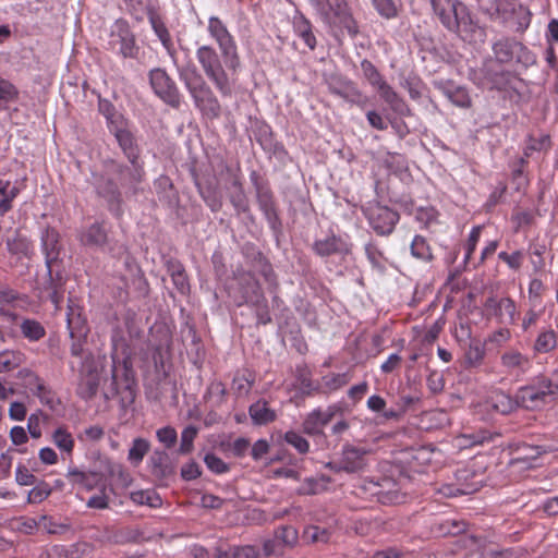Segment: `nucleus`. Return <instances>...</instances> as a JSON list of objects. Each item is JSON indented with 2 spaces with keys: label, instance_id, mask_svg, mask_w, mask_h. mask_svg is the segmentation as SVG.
Segmentation results:
<instances>
[{
  "label": "nucleus",
  "instance_id": "f257e3e1",
  "mask_svg": "<svg viewBox=\"0 0 558 558\" xmlns=\"http://www.w3.org/2000/svg\"><path fill=\"white\" fill-rule=\"evenodd\" d=\"M207 32L220 52L211 45H201L195 51L196 60L219 94L222 97H230L241 68L236 41L218 16L208 19Z\"/></svg>",
  "mask_w": 558,
  "mask_h": 558
},
{
  "label": "nucleus",
  "instance_id": "f03ea898",
  "mask_svg": "<svg viewBox=\"0 0 558 558\" xmlns=\"http://www.w3.org/2000/svg\"><path fill=\"white\" fill-rule=\"evenodd\" d=\"M112 369H111V386L112 391L117 395L125 393L123 399L129 401L134 400V379L132 376V363L123 341L112 338Z\"/></svg>",
  "mask_w": 558,
  "mask_h": 558
},
{
  "label": "nucleus",
  "instance_id": "7ed1b4c3",
  "mask_svg": "<svg viewBox=\"0 0 558 558\" xmlns=\"http://www.w3.org/2000/svg\"><path fill=\"white\" fill-rule=\"evenodd\" d=\"M104 47L122 59H136L141 49L129 22L123 19H118L112 23Z\"/></svg>",
  "mask_w": 558,
  "mask_h": 558
},
{
  "label": "nucleus",
  "instance_id": "20e7f679",
  "mask_svg": "<svg viewBox=\"0 0 558 558\" xmlns=\"http://www.w3.org/2000/svg\"><path fill=\"white\" fill-rule=\"evenodd\" d=\"M558 395V380L538 376L530 385L521 387L518 392L519 405L527 410H537L546 405Z\"/></svg>",
  "mask_w": 558,
  "mask_h": 558
},
{
  "label": "nucleus",
  "instance_id": "39448f33",
  "mask_svg": "<svg viewBox=\"0 0 558 558\" xmlns=\"http://www.w3.org/2000/svg\"><path fill=\"white\" fill-rule=\"evenodd\" d=\"M180 77L193 98L195 106L202 111L218 117L221 110L220 104L204 77L196 70L190 75L180 73Z\"/></svg>",
  "mask_w": 558,
  "mask_h": 558
},
{
  "label": "nucleus",
  "instance_id": "423d86ee",
  "mask_svg": "<svg viewBox=\"0 0 558 558\" xmlns=\"http://www.w3.org/2000/svg\"><path fill=\"white\" fill-rule=\"evenodd\" d=\"M495 60L500 64L520 65L523 69L536 63V56L513 38H501L493 45Z\"/></svg>",
  "mask_w": 558,
  "mask_h": 558
},
{
  "label": "nucleus",
  "instance_id": "0eeeda50",
  "mask_svg": "<svg viewBox=\"0 0 558 558\" xmlns=\"http://www.w3.org/2000/svg\"><path fill=\"white\" fill-rule=\"evenodd\" d=\"M124 269L116 278L113 283L116 288V298L121 302H126L130 290L145 293L147 291V281L140 265L130 256L124 260Z\"/></svg>",
  "mask_w": 558,
  "mask_h": 558
},
{
  "label": "nucleus",
  "instance_id": "6e6552de",
  "mask_svg": "<svg viewBox=\"0 0 558 558\" xmlns=\"http://www.w3.org/2000/svg\"><path fill=\"white\" fill-rule=\"evenodd\" d=\"M361 69L367 82L377 89L380 97L393 111L403 113L407 110V106L402 98L399 97L393 88L384 80L377 68L369 60L364 59L361 62Z\"/></svg>",
  "mask_w": 558,
  "mask_h": 558
},
{
  "label": "nucleus",
  "instance_id": "1a4fd4ad",
  "mask_svg": "<svg viewBox=\"0 0 558 558\" xmlns=\"http://www.w3.org/2000/svg\"><path fill=\"white\" fill-rule=\"evenodd\" d=\"M363 213L369 227L381 236L392 233L400 219L398 211L379 203H368Z\"/></svg>",
  "mask_w": 558,
  "mask_h": 558
},
{
  "label": "nucleus",
  "instance_id": "9d476101",
  "mask_svg": "<svg viewBox=\"0 0 558 558\" xmlns=\"http://www.w3.org/2000/svg\"><path fill=\"white\" fill-rule=\"evenodd\" d=\"M322 21L328 25L349 27L351 15L344 0H310Z\"/></svg>",
  "mask_w": 558,
  "mask_h": 558
},
{
  "label": "nucleus",
  "instance_id": "9b49d317",
  "mask_svg": "<svg viewBox=\"0 0 558 558\" xmlns=\"http://www.w3.org/2000/svg\"><path fill=\"white\" fill-rule=\"evenodd\" d=\"M149 84L154 93L173 108L180 106V93L175 82L162 68L151 69L148 73Z\"/></svg>",
  "mask_w": 558,
  "mask_h": 558
},
{
  "label": "nucleus",
  "instance_id": "f8f14e48",
  "mask_svg": "<svg viewBox=\"0 0 558 558\" xmlns=\"http://www.w3.org/2000/svg\"><path fill=\"white\" fill-rule=\"evenodd\" d=\"M19 377L24 380L25 387L33 396L39 399L43 405L52 411H57L60 408L61 401L57 393L33 371L23 368L19 372Z\"/></svg>",
  "mask_w": 558,
  "mask_h": 558
},
{
  "label": "nucleus",
  "instance_id": "ddd939ff",
  "mask_svg": "<svg viewBox=\"0 0 558 558\" xmlns=\"http://www.w3.org/2000/svg\"><path fill=\"white\" fill-rule=\"evenodd\" d=\"M457 485H445L440 493L446 497L458 495H469L477 492L484 483V474L478 473L473 468L465 466L459 469L456 473Z\"/></svg>",
  "mask_w": 558,
  "mask_h": 558
},
{
  "label": "nucleus",
  "instance_id": "4468645a",
  "mask_svg": "<svg viewBox=\"0 0 558 558\" xmlns=\"http://www.w3.org/2000/svg\"><path fill=\"white\" fill-rule=\"evenodd\" d=\"M110 132L114 135L119 147L122 149L124 156L132 165V170L134 172L142 171L143 161L140 155L141 150L133 132L129 128L128 121L119 126H111Z\"/></svg>",
  "mask_w": 558,
  "mask_h": 558
},
{
  "label": "nucleus",
  "instance_id": "2eb2a0df",
  "mask_svg": "<svg viewBox=\"0 0 558 558\" xmlns=\"http://www.w3.org/2000/svg\"><path fill=\"white\" fill-rule=\"evenodd\" d=\"M327 84L331 94L343 98L352 105L364 108L368 102L367 96L360 90L354 82L347 77L335 75L328 80Z\"/></svg>",
  "mask_w": 558,
  "mask_h": 558
},
{
  "label": "nucleus",
  "instance_id": "dca6fc26",
  "mask_svg": "<svg viewBox=\"0 0 558 558\" xmlns=\"http://www.w3.org/2000/svg\"><path fill=\"white\" fill-rule=\"evenodd\" d=\"M53 267L54 265L46 266L47 278L38 288V296L41 301H50L59 310L63 301L65 278L59 270L53 272Z\"/></svg>",
  "mask_w": 558,
  "mask_h": 558
},
{
  "label": "nucleus",
  "instance_id": "f3484780",
  "mask_svg": "<svg viewBox=\"0 0 558 558\" xmlns=\"http://www.w3.org/2000/svg\"><path fill=\"white\" fill-rule=\"evenodd\" d=\"M369 450L365 447L347 445L342 449L340 463L329 462L327 466L335 471H344L355 473L362 471L366 466V457Z\"/></svg>",
  "mask_w": 558,
  "mask_h": 558
},
{
  "label": "nucleus",
  "instance_id": "a211bd4d",
  "mask_svg": "<svg viewBox=\"0 0 558 558\" xmlns=\"http://www.w3.org/2000/svg\"><path fill=\"white\" fill-rule=\"evenodd\" d=\"M459 543L464 549L463 558H495L499 554L485 536L463 535Z\"/></svg>",
  "mask_w": 558,
  "mask_h": 558
},
{
  "label": "nucleus",
  "instance_id": "6ab92c4d",
  "mask_svg": "<svg viewBox=\"0 0 558 558\" xmlns=\"http://www.w3.org/2000/svg\"><path fill=\"white\" fill-rule=\"evenodd\" d=\"M148 22L154 31L155 35L159 39L161 46L166 50L167 54L171 59L173 65L178 66V56L172 36L161 17V15L154 9H148L147 12Z\"/></svg>",
  "mask_w": 558,
  "mask_h": 558
},
{
  "label": "nucleus",
  "instance_id": "aec40b11",
  "mask_svg": "<svg viewBox=\"0 0 558 558\" xmlns=\"http://www.w3.org/2000/svg\"><path fill=\"white\" fill-rule=\"evenodd\" d=\"M488 314L504 325H512L515 322L517 306L510 298L490 296L485 302Z\"/></svg>",
  "mask_w": 558,
  "mask_h": 558
},
{
  "label": "nucleus",
  "instance_id": "412c9836",
  "mask_svg": "<svg viewBox=\"0 0 558 558\" xmlns=\"http://www.w3.org/2000/svg\"><path fill=\"white\" fill-rule=\"evenodd\" d=\"M340 408L336 404L329 405L326 410L315 409L310 412L303 423V432L310 436L323 434V428L331 422Z\"/></svg>",
  "mask_w": 558,
  "mask_h": 558
},
{
  "label": "nucleus",
  "instance_id": "4be33fe9",
  "mask_svg": "<svg viewBox=\"0 0 558 558\" xmlns=\"http://www.w3.org/2000/svg\"><path fill=\"white\" fill-rule=\"evenodd\" d=\"M500 364L508 375L515 377L526 374L532 367L530 356L515 349H509L502 352L500 355Z\"/></svg>",
  "mask_w": 558,
  "mask_h": 558
},
{
  "label": "nucleus",
  "instance_id": "5701e85b",
  "mask_svg": "<svg viewBox=\"0 0 558 558\" xmlns=\"http://www.w3.org/2000/svg\"><path fill=\"white\" fill-rule=\"evenodd\" d=\"M430 3L446 28L457 27V19L465 11V7L456 0H430Z\"/></svg>",
  "mask_w": 558,
  "mask_h": 558
},
{
  "label": "nucleus",
  "instance_id": "b1692460",
  "mask_svg": "<svg viewBox=\"0 0 558 558\" xmlns=\"http://www.w3.org/2000/svg\"><path fill=\"white\" fill-rule=\"evenodd\" d=\"M457 27L447 29L457 33L462 40L470 44L484 43L486 37L485 29L474 23L465 11L457 19Z\"/></svg>",
  "mask_w": 558,
  "mask_h": 558
},
{
  "label": "nucleus",
  "instance_id": "393cba45",
  "mask_svg": "<svg viewBox=\"0 0 558 558\" xmlns=\"http://www.w3.org/2000/svg\"><path fill=\"white\" fill-rule=\"evenodd\" d=\"M313 251L320 257L331 255H347L350 253V244L341 236L336 234L318 239L313 243Z\"/></svg>",
  "mask_w": 558,
  "mask_h": 558
},
{
  "label": "nucleus",
  "instance_id": "a878e982",
  "mask_svg": "<svg viewBox=\"0 0 558 558\" xmlns=\"http://www.w3.org/2000/svg\"><path fill=\"white\" fill-rule=\"evenodd\" d=\"M94 474L111 477L122 487H128L132 483V476L123 465L110 460L109 458H100L98 460V469Z\"/></svg>",
  "mask_w": 558,
  "mask_h": 558
},
{
  "label": "nucleus",
  "instance_id": "bb28decb",
  "mask_svg": "<svg viewBox=\"0 0 558 558\" xmlns=\"http://www.w3.org/2000/svg\"><path fill=\"white\" fill-rule=\"evenodd\" d=\"M40 239L46 266L56 265L62 248L59 232L53 228H46L43 230Z\"/></svg>",
  "mask_w": 558,
  "mask_h": 558
},
{
  "label": "nucleus",
  "instance_id": "cd10ccee",
  "mask_svg": "<svg viewBox=\"0 0 558 558\" xmlns=\"http://www.w3.org/2000/svg\"><path fill=\"white\" fill-rule=\"evenodd\" d=\"M68 329L71 338L70 351L73 356L85 359V343L87 337V328L81 322H75L73 317L68 315Z\"/></svg>",
  "mask_w": 558,
  "mask_h": 558
},
{
  "label": "nucleus",
  "instance_id": "c85d7f7f",
  "mask_svg": "<svg viewBox=\"0 0 558 558\" xmlns=\"http://www.w3.org/2000/svg\"><path fill=\"white\" fill-rule=\"evenodd\" d=\"M247 284L251 291V294L248 291H245L244 298L245 302H255L258 304L257 308V323L260 325H267L271 322V316L268 312L267 304L265 302V299L263 296L260 287L258 282L251 276H248Z\"/></svg>",
  "mask_w": 558,
  "mask_h": 558
},
{
  "label": "nucleus",
  "instance_id": "c756f323",
  "mask_svg": "<svg viewBox=\"0 0 558 558\" xmlns=\"http://www.w3.org/2000/svg\"><path fill=\"white\" fill-rule=\"evenodd\" d=\"M83 245L102 247L108 243V232L102 223L94 222L80 235Z\"/></svg>",
  "mask_w": 558,
  "mask_h": 558
},
{
  "label": "nucleus",
  "instance_id": "7c9ffc66",
  "mask_svg": "<svg viewBox=\"0 0 558 558\" xmlns=\"http://www.w3.org/2000/svg\"><path fill=\"white\" fill-rule=\"evenodd\" d=\"M92 550V545L86 542H77L69 547L56 545L49 550V556L58 558H82L88 555Z\"/></svg>",
  "mask_w": 558,
  "mask_h": 558
},
{
  "label": "nucleus",
  "instance_id": "2f4dec72",
  "mask_svg": "<svg viewBox=\"0 0 558 558\" xmlns=\"http://www.w3.org/2000/svg\"><path fill=\"white\" fill-rule=\"evenodd\" d=\"M441 92L445 95V97L454 106L460 108L471 107V97L465 87L447 83L444 86H441Z\"/></svg>",
  "mask_w": 558,
  "mask_h": 558
},
{
  "label": "nucleus",
  "instance_id": "473e14b6",
  "mask_svg": "<svg viewBox=\"0 0 558 558\" xmlns=\"http://www.w3.org/2000/svg\"><path fill=\"white\" fill-rule=\"evenodd\" d=\"M551 147L549 134L544 132L531 133L525 140L524 154L531 156L533 153H545Z\"/></svg>",
  "mask_w": 558,
  "mask_h": 558
},
{
  "label": "nucleus",
  "instance_id": "72a5a7b5",
  "mask_svg": "<svg viewBox=\"0 0 558 558\" xmlns=\"http://www.w3.org/2000/svg\"><path fill=\"white\" fill-rule=\"evenodd\" d=\"M490 407L500 414H509L519 407L518 397L515 399L501 390H496L489 399Z\"/></svg>",
  "mask_w": 558,
  "mask_h": 558
},
{
  "label": "nucleus",
  "instance_id": "f704fd0d",
  "mask_svg": "<svg viewBox=\"0 0 558 558\" xmlns=\"http://www.w3.org/2000/svg\"><path fill=\"white\" fill-rule=\"evenodd\" d=\"M248 414L256 425H266L276 420V413L265 400H258L248 409Z\"/></svg>",
  "mask_w": 558,
  "mask_h": 558
},
{
  "label": "nucleus",
  "instance_id": "c9c22d12",
  "mask_svg": "<svg viewBox=\"0 0 558 558\" xmlns=\"http://www.w3.org/2000/svg\"><path fill=\"white\" fill-rule=\"evenodd\" d=\"M21 333L31 342H36L46 336L43 324L33 318H23L20 323Z\"/></svg>",
  "mask_w": 558,
  "mask_h": 558
},
{
  "label": "nucleus",
  "instance_id": "e433bc0d",
  "mask_svg": "<svg viewBox=\"0 0 558 558\" xmlns=\"http://www.w3.org/2000/svg\"><path fill=\"white\" fill-rule=\"evenodd\" d=\"M557 343L556 332L553 329H543L534 341L533 351L536 354H545L553 351Z\"/></svg>",
  "mask_w": 558,
  "mask_h": 558
},
{
  "label": "nucleus",
  "instance_id": "4c0bfd02",
  "mask_svg": "<svg viewBox=\"0 0 558 558\" xmlns=\"http://www.w3.org/2000/svg\"><path fill=\"white\" fill-rule=\"evenodd\" d=\"M293 27L296 35L304 41V44L314 50L316 47V37L312 31V24L304 16L295 17Z\"/></svg>",
  "mask_w": 558,
  "mask_h": 558
},
{
  "label": "nucleus",
  "instance_id": "58836bf2",
  "mask_svg": "<svg viewBox=\"0 0 558 558\" xmlns=\"http://www.w3.org/2000/svg\"><path fill=\"white\" fill-rule=\"evenodd\" d=\"M25 361V356L20 351L3 350L0 352V374L11 372L20 367Z\"/></svg>",
  "mask_w": 558,
  "mask_h": 558
},
{
  "label": "nucleus",
  "instance_id": "ea45409f",
  "mask_svg": "<svg viewBox=\"0 0 558 558\" xmlns=\"http://www.w3.org/2000/svg\"><path fill=\"white\" fill-rule=\"evenodd\" d=\"M53 444L66 454L71 456L74 449V438L64 426L57 427L51 436Z\"/></svg>",
  "mask_w": 558,
  "mask_h": 558
},
{
  "label": "nucleus",
  "instance_id": "a19ab883",
  "mask_svg": "<svg viewBox=\"0 0 558 558\" xmlns=\"http://www.w3.org/2000/svg\"><path fill=\"white\" fill-rule=\"evenodd\" d=\"M254 380L255 377L250 371L238 372L232 380V389L239 396H246L251 391Z\"/></svg>",
  "mask_w": 558,
  "mask_h": 558
},
{
  "label": "nucleus",
  "instance_id": "79ce46f5",
  "mask_svg": "<svg viewBox=\"0 0 558 558\" xmlns=\"http://www.w3.org/2000/svg\"><path fill=\"white\" fill-rule=\"evenodd\" d=\"M485 357V349L480 342H472L464 352L466 368L478 367Z\"/></svg>",
  "mask_w": 558,
  "mask_h": 558
},
{
  "label": "nucleus",
  "instance_id": "37998d69",
  "mask_svg": "<svg viewBox=\"0 0 558 558\" xmlns=\"http://www.w3.org/2000/svg\"><path fill=\"white\" fill-rule=\"evenodd\" d=\"M150 445L149 442L144 438H135L132 441V446L129 449L128 459L129 461L137 466L146 456V453L149 451Z\"/></svg>",
  "mask_w": 558,
  "mask_h": 558
},
{
  "label": "nucleus",
  "instance_id": "c03bdc74",
  "mask_svg": "<svg viewBox=\"0 0 558 558\" xmlns=\"http://www.w3.org/2000/svg\"><path fill=\"white\" fill-rule=\"evenodd\" d=\"M17 189L11 186L9 181L0 178V216L11 209V202L16 196Z\"/></svg>",
  "mask_w": 558,
  "mask_h": 558
},
{
  "label": "nucleus",
  "instance_id": "a18cd8bd",
  "mask_svg": "<svg viewBox=\"0 0 558 558\" xmlns=\"http://www.w3.org/2000/svg\"><path fill=\"white\" fill-rule=\"evenodd\" d=\"M218 558H259V554L254 546H234L228 550H219Z\"/></svg>",
  "mask_w": 558,
  "mask_h": 558
},
{
  "label": "nucleus",
  "instance_id": "49530a36",
  "mask_svg": "<svg viewBox=\"0 0 558 558\" xmlns=\"http://www.w3.org/2000/svg\"><path fill=\"white\" fill-rule=\"evenodd\" d=\"M411 254L421 260L429 262L433 258L430 247L422 235H415L411 243Z\"/></svg>",
  "mask_w": 558,
  "mask_h": 558
},
{
  "label": "nucleus",
  "instance_id": "de8ad7c7",
  "mask_svg": "<svg viewBox=\"0 0 558 558\" xmlns=\"http://www.w3.org/2000/svg\"><path fill=\"white\" fill-rule=\"evenodd\" d=\"M484 71L492 84V88L501 89L508 83V72L495 70L492 61L485 64Z\"/></svg>",
  "mask_w": 558,
  "mask_h": 558
},
{
  "label": "nucleus",
  "instance_id": "09e8293b",
  "mask_svg": "<svg viewBox=\"0 0 558 558\" xmlns=\"http://www.w3.org/2000/svg\"><path fill=\"white\" fill-rule=\"evenodd\" d=\"M99 111L106 118L109 131H111V126H119L126 122L123 116L116 112L114 107L108 100L99 101Z\"/></svg>",
  "mask_w": 558,
  "mask_h": 558
},
{
  "label": "nucleus",
  "instance_id": "8fccbe9b",
  "mask_svg": "<svg viewBox=\"0 0 558 558\" xmlns=\"http://www.w3.org/2000/svg\"><path fill=\"white\" fill-rule=\"evenodd\" d=\"M7 246L11 254L19 256L28 257L33 251L31 242L26 238L20 235L10 239L7 243Z\"/></svg>",
  "mask_w": 558,
  "mask_h": 558
},
{
  "label": "nucleus",
  "instance_id": "3c124183",
  "mask_svg": "<svg viewBox=\"0 0 558 558\" xmlns=\"http://www.w3.org/2000/svg\"><path fill=\"white\" fill-rule=\"evenodd\" d=\"M106 184L107 185L104 189L100 186L98 187V193L108 201L110 210L116 215H119L120 193L110 180H108Z\"/></svg>",
  "mask_w": 558,
  "mask_h": 558
},
{
  "label": "nucleus",
  "instance_id": "603ef678",
  "mask_svg": "<svg viewBox=\"0 0 558 558\" xmlns=\"http://www.w3.org/2000/svg\"><path fill=\"white\" fill-rule=\"evenodd\" d=\"M48 416L41 411L37 410L32 413L27 418V430L32 438L38 439L43 435L41 423L47 421Z\"/></svg>",
  "mask_w": 558,
  "mask_h": 558
},
{
  "label": "nucleus",
  "instance_id": "864d4df0",
  "mask_svg": "<svg viewBox=\"0 0 558 558\" xmlns=\"http://www.w3.org/2000/svg\"><path fill=\"white\" fill-rule=\"evenodd\" d=\"M96 471L86 473L84 471L78 470L77 468H69L66 472V478L74 485H81L87 489L93 488V483L90 481V475H95Z\"/></svg>",
  "mask_w": 558,
  "mask_h": 558
},
{
  "label": "nucleus",
  "instance_id": "5fc2aeb1",
  "mask_svg": "<svg viewBox=\"0 0 558 558\" xmlns=\"http://www.w3.org/2000/svg\"><path fill=\"white\" fill-rule=\"evenodd\" d=\"M98 385V377L90 374L80 384L77 393L85 400L92 399L97 392Z\"/></svg>",
  "mask_w": 558,
  "mask_h": 558
},
{
  "label": "nucleus",
  "instance_id": "6e6d98bb",
  "mask_svg": "<svg viewBox=\"0 0 558 558\" xmlns=\"http://www.w3.org/2000/svg\"><path fill=\"white\" fill-rule=\"evenodd\" d=\"M283 439L301 454H305L310 451V442L298 432H287Z\"/></svg>",
  "mask_w": 558,
  "mask_h": 558
},
{
  "label": "nucleus",
  "instance_id": "4d7b16f0",
  "mask_svg": "<svg viewBox=\"0 0 558 558\" xmlns=\"http://www.w3.org/2000/svg\"><path fill=\"white\" fill-rule=\"evenodd\" d=\"M413 215L415 220L424 227H429L432 223L436 222L438 218V211L432 206L417 207Z\"/></svg>",
  "mask_w": 558,
  "mask_h": 558
},
{
  "label": "nucleus",
  "instance_id": "13d9d810",
  "mask_svg": "<svg viewBox=\"0 0 558 558\" xmlns=\"http://www.w3.org/2000/svg\"><path fill=\"white\" fill-rule=\"evenodd\" d=\"M198 433L197 427L194 425L186 426L181 433L180 452L183 454L190 453L193 449V442Z\"/></svg>",
  "mask_w": 558,
  "mask_h": 558
},
{
  "label": "nucleus",
  "instance_id": "bf43d9fd",
  "mask_svg": "<svg viewBox=\"0 0 558 558\" xmlns=\"http://www.w3.org/2000/svg\"><path fill=\"white\" fill-rule=\"evenodd\" d=\"M204 462L209 471L218 475L225 474L230 470L222 459L211 452L205 454Z\"/></svg>",
  "mask_w": 558,
  "mask_h": 558
},
{
  "label": "nucleus",
  "instance_id": "052dcab7",
  "mask_svg": "<svg viewBox=\"0 0 558 558\" xmlns=\"http://www.w3.org/2000/svg\"><path fill=\"white\" fill-rule=\"evenodd\" d=\"M131 499L137 505H148L150 507H157L161 502L160 498L149 490L132 492Z\"/></svg>",
  "mask_w": 558,
  "mask_h": 558
},
{
  "label": "nucleus",
  "instance_id": "680f3d73",
  "mask_svg": "<svg viewBox=\"0 0 558 558\" xmlns=\"http://www.w3.org/2000/svg\"><path fill=\"white\" fill-rule=\"evenodd\" d=\"M258 199H259L260 208L264 211L267 220L270 223H275V221L277 220V214H276L274 203L271 201V195L267 191L260 192L258 194Z\"/></svg>",
  "mask_w": 558,
  "mask_h": 558
},
{
  "label": "nucleus",
  "instance_id": "e2e57ef3",
  "mask_svg": "<svg viewBox=\"0 0 558 558\" xmlns=\"http://www.w3.org/2000/svg\"><path fill=\"white\" fill-rule=\"evenodd\" d=\"M351 380L348 373L342 374H329L323 377V383L326 388L330 390H337L345 386Z\"/></svg>",
  "mask_w": 558,
  "mask_h": 558
},
{
  "label": "nucleus",
  "instance_id": "0e129e2a",
  "mask_svg": "<svg viewBox=\"0 0 558 558\" xmlns=\"http://www.w3.org/2000/svg\"><path fill=\"white\" fill-rule=\"evenodd\" d=\"M276 539L286 546H292L298 542V531L290 526H281L276 532Z\"/></svg>",
  "mask_w": 558,
  "mask_h": 558
},
{
  "label": "nucleus",
  "instance_id": "69168bd1",
  "mask_svg": "<svg viewBox=\"0 0 558 558\" xmlns=\"http://www.w3.org/2000/svg\"><path fill=\"white\" fill-rule=\"evenodd\" d=\"M373 4L383 17L393 19L397 16V7L393 0H373Z\"/></svg>",
  "mask_w": 558,
  "mask_h": 558
},
{
  "label": "nucleus",
  "instance_id": "338daca9",
  "mask_svg": "<svg viewBox=\"0 0 558 558\" xmlns=\"http://www.w3.org/2000/svg\"><path fill=\"white\" fill-rule=\"evenodd\" d=\"M17 97V89L15 86L0 76V104L10 102L15 100Z\"/></svg>",
  "mask_w": 558,
  "mask_h": 558
},
{
  "label": "nucleus",
  "instance_id": "774afa93",
  "mask_svg": "<svg viewBox=\"0 0 558 558\" xmlns=\"http://www.w3.org/2000/svg\"><path fill=\"white\" fill-rule=\"evenodd\" d=\"M156 436L158 440L165 445L166 448H172L178 440L177 430L171 426L159 428L156 433Z\"/></svg>",
  "mask_w": 558,
  "mask_h": 558
}]
</instances>
